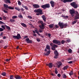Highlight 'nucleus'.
<instances>
[{"mask_svg":"<svg viewBox=\"0 0 79 79\" xmlns=\"http://www.w3.org/2000/svg\"><path fill=\"white\" fill-rule=\"evenodd\" d=\"M70 5L71 6L73 7V8H74L75 9L79 7V5H78V4H77L75 2H73L71 3L70 4Z\"/></svg>","mask_w":79,"mask_h":79,"instance_id":"obj_3","label":"nucleus"},{"mask_svg":"<svg viewBox=\"0 0 79 79\" xmlns=\"http://www.w3.org/2000/svg\"><path fill=\"white\" fill-rule=\"evenodd\" d=\"M75 12V14L76 15H79V13L78 12H77V11H76Z\"/></svg>","mask_w":79,"mask_h":79,"instance_id":"obj_36","label":"nucleus"},{"mask_svg":"<svg viewBox=\"0 0 79 79\" xmlns=\"http://www.w3.org/2000/svg\"><path fill=\"white\" fill-rule=\"evenodd\" d=\"M50 4L51 5V6L52 7H54V6H55V2L53 1H51L50 2Z\"/></svg>","mask_w":79,"mask_h":79,"instance_id":"obj_17","label":"nucleus"},{"mask_svg":"<svg viewBox=\"0 0 79 79\" xmlns=\"http://www.w3.org/2000/svg\"><path fill=\"white\" fill-rule=\"evenodd\" d=\"M15 77L16 79H21V77L19 76L18 75H15Z\"/></svg>","mask_w":79,"mask_h":79,"instance_id":"obj_18","label":"nucleus"},{"mask_svg":"<svg viewBox=\"0 0 79 79\" xmlns=\"http://www.w3.org/2000/svg\"><path fill=\"white\" fill-rule=\"evenodd\" d=\"M50 7L49 3L46 4L45 5L41 6V7L43 9H46V8H49Z\"/></svg>","mask_w":79,"mask_h":79,"instance_id":"obj_4","label":"nucleus"},{"mask_svg":"<svg viewBox=\"0 0 79 79\" xmlns=\"http://www.w3.org/2000/svg\"><path fill=\"white\" fill-rule=\"evenodd\" d=\"M58 25L61 29H63V28H66V26H68V24L65 23L64 24L63 23H61L59 22L58 23Z\"/></svg>","mask_w":79,"mask_h":79,"instance_id":"obj_2","label":"nucleus"},{"mask_svg":"<svg viewBox=\"0 0 79 79\" xmlns=\"http://www.w3.org/2000/svg\"><path fill=\"white\" fill-rule=\"evenodd\" d=\"M35 32H36V33L37 34L39 33V32L37 31V30H35Z\"/></svg>","mask_w":79,"mask_h":79,"instance_id":"obj_56","label":"nucleus"},{"mask_svg":"<svg viewBox=\"0 0 79 79\" xmlns=\"http://www.w3.org/2000/svg\"><path fill=\"white\" fill-rule=\"evenodd\" d=\"M4 8H8L9 6L7 4H4Z\"/></svg>","mask_w":79,"mask_h":79,"instance_id":"obj_26","label":"nucleus"},{"mask_svg":"<svg viewBox=\"0 0 79 79\" xmlns=\"http://www.w3.org/2000/svg\"><path fill=\"white\" fill-rule=\"evenodd\" d=\"M48 37H51V34H50V33H48Z\"/></svg>","mask_w":79,"mask_h":79,"instance_id":"obj_52","label":"nucleus"},{"mask_svg":"<svg viewBox=\"0 0 79 79\" xmlns=\"http://www.w3.org/2000/svg\"><path fill=\"white\" fill-rule=\"evenodd\" d=\"M3 19L4 20H6V17H5V16H3Z\"/></svg>","mask_w":79,"mask_h":79,"instance_id":"obj_49","label":"nucleus"},{"mask_svg":"<svg viewBox=\"0 0 79 79\" xmlns=\"http://www.w3.org/2000/svg\"><path fill=\"white\" fill-rule=\"evenodd\" d=\"M28 18H29V19H32V17L30 16H28Z\"/></svg>","mask_w":79,"mask_h":79,"instance_id":"obj_57","label":"nucleus"},{"mask_svg":"<svg viewBox=\"0 0 79 79\" xmlns=\"http://www.w3.org/2000/svg\"><path fill=\"white\" fill-rule=\"evenodd\" d=\"M15 9L18 11H20V9L19 7H16L15 8Z\"/></svg>","mask_w":79,"mask_h":79,"instance_id":"obj_37","label":"nucleus"},{"mask_svg":"<svg viewBox=\"0 0 79 79\" xmlns=\"http://www.w3.org/2000/svg\"><path fill=\"white\" fill-rule=\"evenodd\" d=\"M18 5H21V2H20V1H19L18 2Z\"/></svg>","mask_w":79,"mask_h":79,"instance_id":"obj_41","label":"nucleus"},{"mask_svg":"<svg viewBox=\"0 0 79 79\" xmlns=\"http://www.w3.org/2000/svg\"><path fill=\"white\" fill-rule=\"evenodd\" d=\"M13 38H14V39H17V40H19V39H21V35L19 33L17 35H13Z\"/></svg>","mask_w":79,"mask_h":79,"instance_id":"obj_6","label":"nucleus"},{"mask_svg":"<svg viewBox=\"0 0 79 79\" xmlns=\"http://www.w3.org/2000/svg\"><path fill=\"white\" fill-rule=\"evenodd\" d=\"M54 53L55 55V56H54V58L55 59L58 58V57L59 55V53L58 52V51L57 50H55L54 51Z\"/></svg>","mask_w":79,"mask_h":79,"instance_id":"obj_7","label":"nucleus"},{"mask_svg":"<svg viewBox=\"0 0 79 79\" xmlns=\"http://www.w3.org/2000/svg\"><path fill=\"white\" fill-rule=\"evenodd\" d=\"M41 17L42 18L43 20L44 21V22H46V17L45 16V15H44L41 16Z\"/></svg>","mask_w":79,"mask_h":79,"instance_id":"obj_15","label":"nucleus"},{"mask_svg":"<svg viewBox=\"0 0 79 79\" xmlns=\"http://www.w3.org/2000/svg\"><path fill=\"white\" fill-rule=\"evenodd\" d=\"M1 27L2 28H3L4 29H5V27L4 25H2Z\"/></svg>","mask_w":79,"mask_h":79,"instance_id":"obj_48","label":"nucleus"},{"mask_svg":"<svg viewBox=\"0 0 79 79\" xmlns=\"http://www.w3.org/2000/svg\"><path fill=\"white\" fill-rule=\"evenodd\" d=\"M55 27H56V28H58V26L57 25H55Z\"/></svg>","mask_w":79,"mask_h":79,"instance_id":"obj_64","label":"nucleus"},{"mask_svg":"<svg viewBox=\"0 0 79 79\" xmlns=\"http://www.w3.org/2000/svg\"><path fill=\"white\" fill-rule=\"evenodd\" d=\"M57 76L59 77H60L61 76V75L60 74V73H58V74H57Z\"/></svg>","mask_w":79,"mask_h":79,"instance_id":"obj_60","label":"nucleus"},{"mask_svg":"<svg viewBox=\"0 0 79 79\" xmlns=\"http://www.w3.org/2000/svg\"><path fill=\"white\" fill-rule=\"evenodd\" d=\"M69 75L70 76H71L72 75H73V70L71 71L69 73Z\"/></svg>","mask_w":79,"mask_h":79,"instance_id":"obj_25","label":"nucleus"},{"mask_svg":"<svg viewBox=\"0 0 79 79\" xmlns=\"http://www.w3.org/2000/svg\"><path fill=\"white\" fill-rule=\"evenodd\" d=\"M36 40L37 42H39L40 41V39L37 38L36 39Z\"/></svg>","mask_w":79,"mask_h":79,"instance_id":"obj_46","label":"nucleus"},{"mask_svg":"<svg viewBox=\"0 0 79 79\" xmlns=\"http://www.w3.org/2000/svg\"><path fill=\"white\" fill-rule=\"evenodd\" d=\"M55 72L56 74H58V71L57 70V69H56V68L55 69Z\"/></svg>","mask_w":79,"mask_h":79,"instance_id":"obj_32","label":"nucleus"},{"mask_svg":"<svg viewBox=\"0 0 79 79\" xmlns=\"http://www.w3.org/2000/svg\"><path fill=\"white\" fill-rule=\"evenodd\" d=\"M10 21L11 23H13L14 22H15V19H10Z\"/></svg>","mask_w":79,"mask_h":79,"instance_id":"obj_30","label":"nucleus"},{"mask_svg":"<svg viewBox=\"0 0 79 79\" xmlns=\"http://www.w3.org/2000/svg\"><path fill=\"white\" fill-rule=\"evenodd\" d=\"M51 76H55V75H54L53 73H51Z\"/></svg>","mask_w":79,"mask_h":79,"instance_id":"obj_63","label":"nucleus"},{"mask_svg":"<svg viewBox=\"0 0 79 79\" xmlns=\"http://www.w3.org/2000/svg\"><path fill=\"white\" fill-rule=\"evenodd\" d=\"M46 48L48 50H50V47L49 45L47 44L46 45Z\"/></svg>","mask_w":79,"mask_h":79,"instance_id":"obj_23","label":"nucleus"},{"mask_svg":"<svg viewBox=\"0 0 79 79\" xmlns=\"http://www.w3.org/2000/svg\"><path fill=\"white\" fill-rule=\"evenodd\" d=\"M6 73L4 72L2 73V75L3 76H6Z\"/></svg>","mask_w":79,"mask_h":79,"instance_id":"obj_35","label":"nucleus"},{"mask_svg":"<svg viewBox=\"0 0 79 79\" xmlns=\"http://www.w3.org/2000/svg\"><path fill=\"white\" fill-rule=\"evenodd\" d=\"M10 60V59H6V61L7 62H8V61H9Z\"/></svg>","mask_w":79,"mask_h":79,"instance_id":"obj_47","label":"nucleus"},{"mask_svg":"<svg viewBox=\"0 0 79 79\" xmlns=\"http://www.w3.org/2000/svg\"><path fill=\"white\" fill-rule=\"evenodd\" d=\"M18 17L16 16H12V19H15V18H17Z\"/></svg>","mask_w":79,"mask_h":79,"instance_id":"obj_38","label":"nucleus"},{"mask_svg":"<svg viewBox=\"0 0 79 79\" xmlns=\"http://www.w3.org/2000/svg\"><path fill=\"white\" fill-rule=\"evenodd\" d=\"M26 42L27 44H32V41L31 40H29V38H27L26 39Z\"/></svg>","mask_w":79,"mask_h":79,"instance_id":"obj_10","label":"nucleus"},{"mask_svg":"<svg viewBox=\"0 0 79 79\" xmlns=\"http://www.w3.org/2000/svg\"><path fill=\"white\" fill-rule=\"evenodd\" d=\"M69 13H70V15H71V16L72 17H73L74 16V15L75 14V11L74 10L70 9L69 11Z\"/></svg>","mask_w":79,"mask_h":79,"instance_id":"obj_8","label":"nucleus"},{"mask_svg":"<svg viewBox=\"0 0 79 79\" xmlns=\"http://www.w3.org/2000/svg\"><path fill=\"white\" fill-rule=\"evenodd\" d=\"M58 45L55 44H54L53 45V46H51V49L52 50H53V51L55 50H56V48H58Z\"/></svg>","mask_w":79,"mask_h":79,"instance_id":"obj_9","label":"nucleus"},{"mask_svg":"<svg viewBox=\"0 0 79 79\" xmlns=\"http://www.w3.org/2000/svg\"><path fill=\"white\" fill-rule=\"evenodd\" d=\"M68 52L69 53H71L72 52V50L71 49V48H69V49H68Z\"/></svg>","mask_w":79,"mask_h":79,"instance_id":"obj_34","label":"nucleus"},{"mask_svg":"<svg viewBox=\"0 0 79 79\" xmlns=\"http://www.w3.org/2000/svg\"><path fill=\"white\" fill-rule=\"evenodd\" d=\"M3 32H2L0 35V36H2V35H3Z\"/></svg>","mask_w":79,"mask_h":79,"instance_id":"obj_61","label":"nucleus"},{"mask_svg":"<svg viewBox=\"0 0 79 79\" xmlns=\"http://www.w3.org/2000/svg\"><path fill=\"white\" fill-rule=\"evenodd\" d=\"M4 31V29L0 27V32H2V31Z\"/></svg>","mask_w":79,"mask_h":79,"instance_id":"obj_43","label":"nucleus"},{"mask_svg":"<svg viewBox=\"0 0 79 79\" xmlns=\"http://www.w3.org/2000/svg\"><path fill=\"white\" fill-rule=\"evenodd\" d=\"M39 31H40V32L42 33V32H43V30H42L41 29H39Z\"/></svg>","mask_w":79,"mask_h":79,"instance_id":"obj_54","label":"nucleus"},{"mask_svg":"<svg viewBox=\"0 0 79 79\" xmlns=\"http://www.w3.org/2000/svg\"><path fill=\"white\" fill-rule=\"evenodd\" d=\"M68 63L69 64H72V63H73V61H70Z\"/></svg>","mask_w":79,"mask_h":79,"instance_id":"obj_59","label":"nucleus"},{"mask_svg":"<svg viewBox=\"0 0 79 79\" xmlns=\"http://www.w3.org/2000/svg\"><path fill=\"white\" fill-rule=\"evenodd\" d=\"M8 9H9V10H14V7H11V6H9Z\"/></svg>","mask_w":79,"mask_h":79,"instance_id":"obj_29","label":"nucleus"},{"mask_svg":"<svg viewBox=\"0 0 79 79\" xmlns=\"http://www.w3.org/2000/svg\"><path fill=\"white\" fill-rule=\"evenodd\" d=\"M62 17L63 18H68V16H65L64 15H63L62 16Z\"/></svg>","mask_w":79,"mask_h":79,"instance_id":"obj_45","label":"nucleus"},{"mask_svg":"<svg viewBox=\"0 0 79 79\" xmlns=\"http://www.w3.org/2000/svg\"><path fill=\"white\" fill-rule=\"evenodd\" d=\"M53 26H54V24H51L50 25H48L50 29H52V28H53Z\"/></svg>","mask_w":79,"mask_h":79,"instance_id":"obj_21","label":"nucleus"},{"mask_svg":"<svg viewBox=\"0 0 79 79\" xmlns=\"http://www.w3.org/2000/svg\"><path fill=\"white\" fill-rule=\"evenodd\" d=\"M10 79H14V78H13V75H12L10 76Z\"/></svg>","mask_w":79,"mask_h":79,"instance_id":"obj_39","label":"nucleus"},{"mask_svg":"<svg viewBox=\"0 0 79 79\" xmlns=\"http://www.w3.org/2000/svg\"><path fill=\"white\" fill-rule=\"evenodd\" d=\"M41 26H40V27L41 29H44L45 28V27H44V23H42L41 24Z\"/></svg>","mask_w":79,"mask_h":79,"instance_id":"obj_19","label":"nucleus"},{"mask_svg":"<svg viewBox=\"0 0 79 79\" xmlns=\"http://www.w3.org/2000/svg\"><path fill=\"white\" fill-rule=\"evenodd\" d=\"M52 42L53 44H57L58 45H61V41L60 40H53Z\"/></svg>","mask_w":79,"mask_h":79,"instance_id":"obj_5","label":"nucleus"},{"mask_svg":"<svg viewBox=\"0 0 79 79\" xmlns=\"http://www.w3.org/2000/svg\"><path fill=\"white\" fill-rule=\"evenodd\" d=\"M33 7L35 8H40V6L38 5V4H34L33 5Z\"/></svg>","mask_w":79,"mask_h":79,"instance_id":"obj_12","label":"nucleus"},{"mask_svg":"<svg viewBox=\"0 0 79 79\" xmlns=\"http://www.w3.org/2000/svg\"><path fill=\"white\" fill-rule=\"evenodd\" d=\"M69 68V66H66L64 67L63 68V70H66V69H67V68Z\"/></svg>","mask_w":79,"mask_h":79,"instance_id":"obj_24","label":"nucleus"},{"mask_svg":"<svg viewBox=\"0 0 79 79\" xmlns=\"http://www.w3.org/2000/svg\"><path fill=\"white\" fill-rule=\"evenodd\" d=\"M77 20H76L72 22V24H76V23H77Z\"/></svg>","mask_w":79,"mask_h":79,"instance_id":"obj_28","label":"nucleus"},{"mask_svg":"<svg viewBox=\"0 0 79 79\" xmlns=\"http://www.w3.org/2000/svg\"><path fill=\"white\" fill-rule=\"evenodd\" d=\"M62 76L63 77V78H66L67 76H66V74H63Z\"/></svg>","mask_w":79,"mask_h":79,"instance_id":"obj_40","label":"nucleus"},{"mask_svg":"<svg viewBox=\"0 0 79 79\" xmlns=\"http://www.w3.org/2000/svg\"><path fill=\"white\" fill-rule=\"evenodd\" d=\"M61 43L62 44H64V40H62Z\"/></svg>","mask_w":79,"mask_h":79,"instance_id":"obj_44","label":"nucleus"},{"mask_svg":"<svg viewBox=\"0 0 79 79\" xmlns=\"http://www.w3.org/2000/svg\"><path fill=\"white\" fill-rule=\"evenodd\" d=\"M47 66H48L50 68H52L53 67V63H50L48 64H46Z\"/></svg>","mask_w":79,"mask_h":79,"instance_id":"obj_11","label":"nucleus"},{"mask_svg":"<svg viewBox=\"0 0 79 79\" xmlns=\"http://www.w3.org/2000/svg\"><path fill=\"white\" fill-rule=\"evenodd\" d=\"M18 17L20 18H23V15H18Z\"/></svg>","mask_w":79,"mask_h":79,"instance_id":"obj_31","label":"nucleus"},{"mask_svg":"<svg viewBox=\"0 0 79 79\" xmlns=\"http://www.w3.org/2000/svg\"><path fill=\"white\" fill-rule=\"evenodd\" d=\"M34 11L35 13H37L36 14V15L37 16H39V15H43V10L40 9L35 10Z\"/></svg>","mask_w":79,"mask_h":79,"instance_id":"obj_1","label":"nucleus"},{"mask_svg":"<svg viewBox=\"0 0 79 79\" xmlns=\"http://www.w3.org/2000/svg\"><path fill=\"white\" fill-rule=\"evenodd\" d=\"M4 2H6V3H7V2H8V3H10V4L11 3V1H10V0H5L4 1Z\"/></svg>","mask_w":79,"mask_h":79,"instance_id":"obj_22","label":"nucleus"},{"mask_svg":"<svg viewBox=\"0 0 79 79\" xmlns=\"http://www.w3.org/2000/svg\"><path fill=\"white\" fill-rule=\"evenodd\" d=\"M5 24V23L3 22L0 21V24Z\"/></svg>","mask_w":79,"mask_h":79,"instance_id":"obj_50","label":"nucleus"},{"mask_svg":"<svg viewBox=\"0 0 79 79\" xmlns=\"http://www.w3.org/2000/svg\"><path fill=\"white\" fill-rule=\"evenodd\" d=\"M79 19V14L76 15L74 18V20H76V19Z\"/></svg>","mask_w":79,"mask_h":79,"instance_id":"obj_16","label":"nucleus"},{"mask_svg":"<svg viewBox=\"0 0 79 79\" xmlns=\"http://www.w3.org/2000/svg\"><path fill=\"white\" fill-rule=\"evenodd\" d=\"M66 41V42H71V40H68Z\"/></svg>","mask_w":79,"mask_h":79,"instance_id":"obj_58","label":"nucleus"},{"mask_svg":"<svg viewBox=\"0 0 79 79\" xmlns=\"http://www.w3.org/2000/svg\"><path fill=\"white\" fill-rule=\"evenodd\" d=\"M5 27H6V28H7V29L8 30H10L11 28L10 27H9L8 26H7L6 25H5Z\"/></svg>","mask_w":79,"mask_h":79,"instance_id":"obj_27","label":"nucleus"},{"mask_svg":"<svg viewBox=\"0 0 79 79\" xmlns=\"http://www.w3.org/2000/svg\"><path fill=\"white\" fill-rule=\"evenodd\" d=\"M61 64H60L59 65L57 64L58 66V68H60V66L61 65Z\"/></svg>","mask_w":79,"mask_h":79,"instance_id":"obj_51","label":"nucleus"},{"mask_svg":"<svg viewBox=\"0 0 79 79\" xmlns=\"http://www.w3.org/2000/svg\"><path fill=\"white\" fill-rule=\"evenodd\" d=\"M38 24H40V23H41V24H42L44 23V22L43 21H41V20H40L38 22Z\"/></svg>","mask_w":79,"mask_h":79,"instance_id":"obj_33","label":"nucleus"},{"mask_svg":"<svg viewBox=\"0 0 79 79\" xmlns=\"http://www.w3.org/2000/svg\"><path fill=\"white\" fill-rule=\"evenodd\" d=\"M73 1V0H64L63 2L64 3H66V2H71Z\"/></svg>","mask_w":79,"mask_h":79,"instance_id":"obj_14","label":"nucleus"},{"mask_svg":"<svg viewBox=\"0 0 79 79\" xmlns=\"http://www.w3.org/2000/svg\"><path fill=\"white\" fill-rule=\"evenodd\" d=\"M2 10L5 13H8V11H7L5 10Z\"/></svg>","mask_w":79,"mask_h":79,"instance_id":"obj_42","label":"nucleus"},{"mask_svg":"<svg viewBox=\"0 0 79 79\" xmlns=\"http://www.w3.org/2000/svg\"><path fill=\"white\" fill-rule=\"evenodd\" d=\"M7 47H8V46L7 45H6V46H4V48H5V49H6V48H7Z\"/></svg>","mask_w":79,"mask_h":79,"instance_id":"obj_62","label":"nucleus"},{"mask_svg":"<svg viewBox=\"0 0 79 79\" xmlns=\"http://www.w3.org/2000/svg\"><path fill=\"white\" fill-rule=\"evenodd\" d=\"M24 8H25V9H26V10H28V8L26 6H24Z\"/></svg>","mask_w":79,"mask_h":79,"instance_id":"obj_55","label":"nucleus"},{"mask_svg":"<svg viewBox=\"0 0 79 79\" xmlns=\"http://www.w3.org/2000/svg\"><path fill=\"white\" fill-rule=\"evenodd\" d=\"M53 45H54V44H53V43H51L50 44V45L51 46H52H52H53Z\"/></svg>","mask_w":79,"mask_h":79,"instance_id":"obj_53","label":"nucleus"},{"mask_svg":"<svg viewBox=\"0 0 79 79\" xmlns=\"http://www.w3.org/2000/svg\"><path fill=\"white\" fill-rule=\"evenodd\" d=\"M21 24L24 27H27V25H26V24H25L24 23H21Z\"/></svg>","mask_w":79,"mask_h":79,"instance_id":"obj_20","label":"nucleus"},{"mask_svg":"<svg viewBox=\"0 0 79 79\" xmlns=\"http://www.w3.org/2000/svg\"><path fill=\"white\" fill-rule=\"evenodd\" d=\"M50 50L48 51L47 52H46V53H44V54L45 55V56H48L49 55H50Z\"/></svg>","mask_w":79,"mask_h":79,"instance_id":"obj_13","label":"nucleus"}]
</instances>
